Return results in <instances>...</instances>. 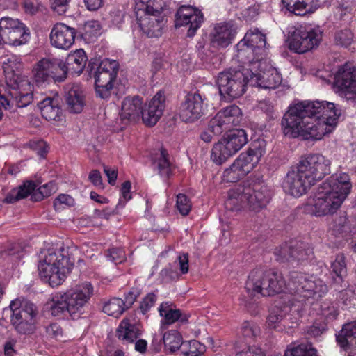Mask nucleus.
I'll use <instances>...</instances> for the list:
<instances>
[{
	"label": "nucleus",
	"mask_w": 356,
	"mask_h": 356,
	"mask_svg": "<svg viewBox=\"0 0 356 356\" xmlns=\"http://www.w3.org/2000/svg\"><path fill=\"white\" fill-rule=\"evenodd\" d=\"M245 289L252 296L259 294L263 296H272L283 292L284 289L293 296V300H289L291 302L289 312L296 313L293 317L292 314H286L287 307L284 308V311H273L268 316L266 323L268 327L274 329L293 327L300 317L302 302L305 299L314 296L321 297L327 292V285L316 276L293 271L290 273L286 284L280 273L261 269H254L250 272L245 283Z\"/></svg>",
	"instance_id": "nucleus-1"
},
{
	"label": "nucleus",
	"mask_w": 356,
	"mask_h": 356,
	"mask_svg": "<svg viewBox=\"0 0 356 356\" xmlns=\"http://www.w3.org/2000/svg\"><path fill=\"white\" fill-rule=\"evenodd\" d=\"M341 110L327 101H303L289 108L282 120L283 133L289 138L321 140L334 129Z\"/></svg>",
	"instance_id": "nucleus-2"
},
{
	"label": "nucleus",
	"mask_w": 356,
	"mask_h": 356,
	"mask_svg": "<svg viewBox=\"0 0 356 356\" xmlns=\"http://www.w3.org/2000/svg\"><path fill=\"white\" fill-rule=\"evenodd\" d=\"M330 160L320 154L302 157L296 167L287 173L283 181L284 191L292 196H301L330 173Z\"/></svg>",
	"instance_id": "nucleus-3"
},
{
	"label": "nucleus",
	"mask_w": 356,
	"mask_h": 356,
	"mask_svg": "<svg viewBox=\"0 0 356 356\" xmlns=\"http://www.w3.org/2000/svg\"><path fill=\"white\" fill-rule=\"evenodd\" d=\"M93 292L92 284L85 282L65 293L54 294L47 302V307L51 314L56 317H61L66 314L72 316L79 315L83 312Z\"/></svg>",
	"instance_id": "nucleus-4"
},
{
	"label": "nucleus",
	"mask_w": 356,
	"mask_h": 356,
	"mask_svg": "<svg viewBox=\"0 0 356 356\" xmlns=\"http://www.w3.org/2000/svg\"><path fill=\"white\" fill-rule=\"evenodd\" d=\"M271 192L263 184L244 182L236 186L228 192V197L225 202L227 209L238 211L248 207L249 209L259 211L270 202Z\"/></svg>",
	"instance_id": "nucleus-5"
},
{
	"label": "nucleus",
	"mask_w": 356,
	"mask_h": 356,
	"mask_svg": "<svg viewBox=\"0 0 356 356\" xmlns=\"http://www.w3.org/2000/svg\"><path fill=\"white\" fill-rule=\"evenodd\" d=\"M72 266L68 251L63 248L45 250L39 255V275L52 287L62 284Z\"/></svg>",
	"instance_id": "nucleus-6"
},
{
	"label": "nucleus",
	"mask_w": 356,
	"mask_h": 356,
	"mask_svg": "<svg viewBox=\"0 0 356 356\" xmlns=\"http://www.w3.org/2000/svg\"><path fill=\"white\" fill-rule=\"evenodd\" d=\"M37 307L30 300L19 297L2 310V318L10 320L14 330L20 334H31L35 329Z\"/></svg>",
	"instance_id": "nucleus-7"
},
{
	"label": "nucleus",
	"mask_w": 356,
	"mask_h": 356,
	"mask_svg": "<svg viewBox=\"0 0 356 356\" xmlns=\"http://www.w3.org/2000/svg\"><path fill=\"white\" fill-rule=\"evenodd\" d=\"M249 81V67L247 65L242 70L229 69L220 72L216 83L220 95L230 102L245 93L248 84H250Z\"/></svg>",
	"instance_id": "nucleus-8"
},
{
	"label": "nucleus",
	"mask_w": 356,
	"mask_h": 356,
	"mask_svg": "<svg viewBox=\"0 0 356 356\" xmlns=\"http://www.w3.org/2000/svg\"><path fill=\"white\" fill-rule=\"evenodd\" d=\"M287 33L289 48L297 54H304L316 48L323 36V30L319 26H291L287 29Z\"/></svg>",
	"instance_id": "nucleus-9"
},
{
	"label": "nucleus",
	"mask_w": 356,
	"mask_h": 356,
	"mask_svg": "<svg viewBox=\"0 0 356 356\" xmlns=\"http://www.w3.org/2000/svg\"><path fill=\"white\" fill-rule=\"evenodd\" d=\"M250 85L264 89H275L282 81L281 74L265 58L249 60Z\"/></svg>",
	"instance_id": "nucleus-10"
},
{
	"label": "nucleus",
	"mask_w": 356,
	"mask_h": 356,
	"mask_svg": "<svg viewBox=\"0 0 356 356\" xmlns=\"http://www.w3.org/2000/svg\"><path fill=\"white\" fill-rule=\"evenodd\" d=\"M266 34L257 28L250 29L236 45L238 57L242 60L246 57V60L243 61L244 63H249V60L253 58L254 60L266 58Z\"/></svg>",
	"instance_id": "nucleus-11"
},
{
	"label": "nucleus",
	"mask_w": 356,
	"mask_h": 356,
	"mask_svg": "<svg viewBox=\"0 0 356 356\" xmlns=\"http://www.w3.org/2000/svg\"><path fill=\"white\" fill-rule=\"evenodd\" d=\"M33 76L38 84L54 81L62 82L66 76V65L58 58H44L37 63L33 69Z\"/></svg>",
	"instance_id": "nucleus-12"
},
{
	"label": "nucleus",
	"mask_w": 356,
	"mask_h": 356,
	"mask_svg": "<svg viewBox=\"0 0 356 356\" xmlns=\"http://www.w3.org/2000/svg\"><path fill=\"white\" fill-rule=\"evenodd\" d=\"M118 72V63L114 60L102 61L95 72V84L97 95L102 99L111 96L113 83Z\"/></svg>",
	"instance_id": "nucleus-13"
},
{
	"label": "nucleus",
	"mask_w": 356,
	"mask_h": 356,
	"mask_svg": "<svg viewBox=\"0 0 356 356\" xmlns=\"http://www.w3.org/2000/svg\"><path fill=\"white\" fill-rule=\"evenodd\" d=\"M277 259L281 261H289L292 264L302 265L313 257V249L308 243L291 240L280 246L275 250Z\"/></svg>",
	"instance_id": "nucleus-14"
},
{
	"label": "nucleus",
	"mask_w": 356,
	"mask_h": 356,
	"mask_svg": "<svg viewBox=\"0 0 356 356\" xmlns=\"http://www.w3.org/2000/svg\"><path fill=\"white\" fill-rule=\"evenodd\" d=\"M341 198L328 190H325L321 185L318 188V193L314 198V202L308 206L312 214L316 216H323L334 213L341 205Z\"/></svg>",
	"instance_id": "nucleus-15"
},
{
	"label": "nucleus",
	"mask_w": 356,
	"mask_h": 356,
	"mask_svg": "<svg viewBox=\"0 0 356 356\" xmlns=\"http://www.w3.org/2000/svg\"><path fill=\"white\" fill-rule=\"evenodd\" d=\"M206 98L198 92L188 93L179 107L182 121L194 122L202 118L207 110Z\"/></svg>",
	"instance_id": "nucleus-16"
},
{
	"label": "nucleus",
	"mask_w": 356,
	"mask_h": 356,
	"mask_svg": "<svg viewBox=\"0 0 356 356\" xmlns=\"http://www.w3.org/2000/svg\"><path fill=\"white\" fill-rule=\"evenodd\" d=\"M335 81L344 90L346 99L356 103V67L351 63L343 65L336 74Z\"/></svg>",
	"instance_id": "nucleus-17"
},
{
	"label": "nucleus",
	"mask_w": 356,
	"mask_h": 356,
	"mask_svg": "<svg viewBox=\"0 0 356 356\" xmlns=\"http://www.w3.org/2000/svg\"><path fill=\"white\" fill-rule=\"evenodd\" d=\"M163 0H136L135 15L138 22L143 20L160 22L159 17L164 11Z\"/></svg>",
	"instance_id": "nucleus-18"
},
{
	"label": "nucleus",
	"mask_w": 356,
	"mask_h": 356,
	"mask_svg": "<svg viewBox=\"0 0 356 356\" xmlns=\"http://www.w3.org/2000/svg\"><path fill=\"white\" fill-rule=\"evenodd\" d=\"M76 34L75 29L66 24H56L50 33V42L57 49L67 50L74 44Z\"/></svg>",
	"instance_id": "nucleus-19"
},
{
	"label": "nucleus",
	"mask_w": 356,
	"mask_h": 356,
	"mask_svg": "<svg viewBox=\"0 0 356 356\" xmlns=\"http://www.w3.org/2000/svg\"><path fill=\"white\" fill-rule=\"evenodd\" d=\"M165 97L159 91L149 104L143 107L141 118L143 123L149 127L154 126L163 115L165 108Z\"/></svg>",
	"instance_id": "nucleus-20"
},
{
	"label": "nucleus",
	"mask_w": 356,
	"mask_h": 356,
	"mask_svg": "<svg viewBox=\"0 0 356 356\" xmlns=\"http://www.w3.org/2000/svg\"><path fill=\"white\" fill-rule=\"evenodd\" d=\"M336 341L345 356L356 354V321L345 324L336 334Z\"/></svg>",
	"instance_id": "nucleus-21"
},
{
	"label": "nucleus",
	"mask_w": 356,
	"mask_h": 356,
	"mask_svg": "<svg viewBox=\"0 0 356 356\" xmlns=\"http://www.w3.org/2000/svg\"><path fill=\"white\" fill-rule=\"evenodd\" d=\"M321 185L323 188L334 193L336 197L341 198L343 202L349 194L352 187L349 175L344 172L332 175Z\"/></svg>",
	"instance_id": "nucleus-22"
},
{
	"label": "nucleus",
	"mask_w": 356,
	"mask_h": 356,
	"mask_svg": "<svg viewBox=\"0 0 356 356\" xmlns=\"http://www.w3.org/2000/svg\"><path fill=\"white\" fill-rule=\"evenodd\" d=\"M261 155L260 149L250 148L247 152L241 153L232 166L244 177L255 168Z\"/></svg>",
	"instance_id": "nucleus-23"
},
{
	"label": "nucleus",
	"mask_w": 356,
	"mask_h": 356,
	"mask_svg": "<svg viewBox=\"0 0 356 356\" xmlns=\"http://www.w3.org/2000/svg\"><path fill=\"white\" fill-rule=\"evenodd\" d=\"M2 35L3 42L13 46H20L26 44L30 39V31L24 24L13 27L5 26Z\"/></svg>",
	"instance_id": "nucleus-24"
},
{
	"label": "nucleus",
	"mask_w": 356,
	"mask_h": 356,
	"mask_svg": "<svg viewBox=\"0 0 356 356\" xmlns=\"http://www.w3.org/2000/svg\"><path fill=\"white\" fill-rule=\"evenodd\" d=\"M346 273L345 256L343 254H337L334 261L332 262L330 267L332 286L336 291H342L347 286L344 281Z\"/></svg>",
	"instance_id": "nucleus-25"
},
{
	"label": "nucleus",
	"mask_w": 356,
	"mask_h": 356,
	"mask_svg": "<svg viewBox=\"0 0 356 356\" xmlns=\"http://www.w3.org/2000/svg\"><path fill=\"white\" fill-rule=\"evenodd\" d=\"M65 99L72 113H79L85 106L83 92L79 85L68 84L65 87Z\"/></svg>",
	"instance_id": "nucleus-26"
},
{
	"label": "nucleus",
	"mask_w": 356,
	"mask_h": 356,
	"mask_svg": "<svg viewBox=\"0 0 356 356\" xmlns=\"http://www.w3.org/2000/svg\"><path fill=\"white\" fill-rule=\"evenodd\" d=\"M143 105V98L138 95L125 97L122 102L121 118L131 121L139 120L142 114Z\"/></svg>",
	"instance_id": "nucleus-27"
},
{
	"label": "nucleus",
	"mask_w": 356,
	"mask_h": 356,
	"mask_svg": "<svg viewBox=\"0 0 356 356\" xmlns=\"http://www.w3.org/2000/svg\"><path fill=\"white\" fill-rule=\"evenodd\" d=\"M284 6L296 15L313 13L320 5L319 0H282Z\"/></svg>",
	"instance_id": "nucleus-28"
},
{
	"label": "nucleus",
	"mask_w": 356,
	"mask_h": 356,
	"mask_svg": "<svg viewBox=\"0 0 356 356\" xmlns=\"http://www.w3.org/2000/svg\"><path fill=\"white\" fill-rule=\"evenodd\" d=\"M236 33L232 24H216L214 27L213 42L222 47H227Z\"/></svg>",
	"instance_id": "nucleus-29"
},
{
	"label": "nucleus",
	"mask_w": 356,
	"mask_h": 356,
	"mask_svg": "<svg viewBox=\"0 0 356 356\" xmlns=\"http://www.w3.org/2000/svg\"><path fill=\"white\" fill-rule=\"evenodd\" d=\"M88 60L85 51L83 49L71 51L66 58V75L67 72L79 75L83 71Z\"/></svg>",
	"instance_id": "nucleus-30"
},
{
	"label": "nucleus",
	"mask_w": 356,
	"mask_h": 356,
	"mask_svg": "<svg viewBox=\"0 0 356 356\" xmlns=\"http://www.w3.org/2000/svg\"><path fill=\"white\" fill-rule=\"evenodd\" d=\"M175 22H202L204 19L203 13L196 7L182 5L175 14Z\"/></svg>",
	"instance_id": "nucleus-31"
},
{
	"label": "nucleus",
	"mask_w": 356,
	"mask_h": 356,
	"mask_svg": "<svg viewBox=\"0 0 356 356\" xmlns=\"http://www.w3.org/2000/svg\"><path fill=\"white\" fill-rule=\"evenodd\" d=\"M222 140L233 154L239 151L248 142L247 134L243 129L232 130Z\"/></svg>",
	"instance_id": "nucleus-32"
},
{
	"label": "nucleus",
	"mask_w": 356,
	"mask_h": 356,
	"mask_svg": "<svg viewBox=\"0 0 356 356\" xmlns=\"http://www.w3.org/2000/svg\"><path fill=\"white\" fill-rule=\"evenodd\" d=\"M216 115L222 121L223 124L230 129L233 127L237 126L241 120V111L240 108L232 104L219 111Z\"/></svg>",
	"instance_id": "nucleus-33"
},
{
	"label": "nucleus",
	"mask_w": 356,
	"mask_h": 356,
	"mask_svg": "<svg viewBox=\"0 0 356 356\" xmlns=\"http://www.w3.org/2000/svg\"><path fill=\"white\" fill-rule=\"evenodd\" d=\"M37 187L36 184L33 181H26L18 188L11 190L6 196L3 202L8 204L14 203L18 200L26 198L29 195H33Z\"/></svg>",
	"instance_id": "nucleus-34"
},
{
	"label": "nucleus",
	"mask_w": 356,
	"mask_h": 356,
	"mask_svg": "<svg viewBox=\"0 0 356 356\" xmlns=\"http://www.w3.org/2000/svg\"><path fill=\"white\" fill-rule=\"evenodd\" d=\"M159 312L160 315L164 318L161 323L168 325L172 324L177 321L186 323L189 317L188 314L182 313L180 309H172L168 302L161 304Z\"/></svg>",
	"instance_id": "nucleus-35"
},
{
	"label": "nucleus",
	"mask_w": 356,
	"mask_h": 356,
	"mask_svg": "<svg viewBox=\"0 0 356 356\" xmlns=\"http://www.w3.org/2000/svg\"><path fill=\"white\" fill-rule=\"evenodd\" d=\"M153 168L161 177L168 178L172 172V165L169 161L168 154L164 149H161L153 160Z\"/></svg>",
	"instance_id": "nucleus-36"
},
{
	"label": "nucleus",
	"mask_w": 356,
	"mask_h": 356,
	"mask_svg": "<svg viewBox=\"0 0 356 356\" xmlns=\"http://www.w3.org/2000/svg\"><path fill=\"white\" fill-rule=\"evenodd\" d=\"M41 114L47 120H56L61 112L58 100L53 98H45L40 104Z\"/></svg>",
	"instance_id": "nucleus-37"
},
{
	"label": "nucleus",
	"mask_w": 356,
	"mask_h": 356,
	"mask_svg": "<svg viewBox=\"0 0 356 356\" xmlns=\"http://www.w3.org/2000/svg\"><path fill=\"white\" fill-rule=\"evenodd\" d=\"M117 332L118 338L127 343H133L140 334L138 329L127 319L122 321Z\"/></svg>",
	"instance_id": "nucleus-38"
},
{
	"label": "nucleus",
	"mask_w": 356,
	"mask_h": 356,
	"mask_svg": "<svg viewBox=\"0 0 356 356\" xmlns=\"http://www.w3.org/2000/svg\"><path fill=\"white\" fill-rule=\"evenodd\" d=\"M233 155V153L230 151L226 144L222 141V140H220L213 146L211 152V159L216 164L221 165Z\"/></svg>",
	"instance_id": "nucleus-39"
},
{
	"label": "nucleus",
	"mask_w": 356,
	"mask_h": 356,
	"mask_svg": "<svg viewBox=\"0 0 356 356\" xmlns=\"http://www.w3.org/2000/svg\"><path fill=\"white\" fill-rule=\"evenodd\" d=\"M316 350L310 343H291L284 356H317Z\"/></svg>",
	"instance_id": "nucleus-40"
},
{
	"label": "nucleus",
	"mask_w": 356,
	"mask_h": 356,
	"mask_svg": "<svg viewBox=\"0 0 356 356\" xmlns=\"http://www.w3.org/2000/svg\"><path fill=\"white\" fill-rule=\"evenodd\" d=\"M163 341L166 350L170 353L178 350L182 344V337L175 330L165 332L163 336Z\"/></svg>",
	"instance_id": "nucleus-41"
},
{
	"label": "nucleus",
	"mask_w": 356,
	"mask_h": 356,
	"mask_svg": "<svg viewBox=\"0 0 356 356\" xmlns=\"http://www.w3.org/2000/svg\"><path fill=\"white\" fill-rule=\"evenodd\" d=\"M126 309L123 300L118 298L111 299L103 307V312L105 314L115 318L120 316Z\"/></svg>",
	"instance_id": "nucleus-42"
},
{
	"label": "nucleus",
	"mask_w": 356,
	"mask_h": 356,
	"mask_svg": "<svg viewBox=\"0 0 356 356\" xmlns=\"http://www.w3.org/2000/svg\"><path fill=\"white\" fill-rule=\"evenodd\" d=\"M79 33L85 40L93 41L102 34V26L100 24H83Z\"/></svg>",
	"instance_id": "nucleus-43"
},
{
	"label": "nucleus",
	"mask_w": 356,
	"mask_h": 356,
	"mask_svg": "<svg viewBox=\"0 0 356 356\" xmlns=\"http://www.w3.org/2000/svg\"><path fill=\"white\" fill-rule=\"evenodd\" d=\"M56 189L55 182L50 181L39 187L38 190L33 193L31 199L34 201L42 200L44 197L50 196L52 193H55Z\"/></svg>",
	"instance_id": "nucleus-44"
},
{
	"label": "nucleus",
	"mask_w": 356,
	"mask_h": 356,
	"mask_svg": "<svg viewBox=\"0 0 356 356\" xmlns=\"http://www.w3.org/2000/svg\"><path fill=\"white\" fill-rule=\"evenodd\" d=\"M353 39L352 31L346 27L341 28L334 33V42L337 45L348 47L351 44Z\"/></svg>",
	"instance_id": "nucleus-45"
},
{
	"label": "nucleus",
	"mask_w": 356,
	"mask_h": 356,
	"mask_svg": "<svg viewBox=\"0 0 356 356\" xmlns=\"http://www.w3.org/2000/svg\"><path fill=\"white\" fill-rule=\"evenodd\" d=\"M137 29L149 38L159 37L162 34L161 24H137Z\"/></svg>",
	"instance_id": "nucleus-46"
},
{
	"label": "nucleus",
	"mask_w": 356,
	"mask_h": 356,
	"mask_svg": "<svg viewBox=\"0 0 356 356\" xmlns=\"http://www.w3.org/2000/svg\"><path fill=\"white\" fill-rule=\"evenodd\" d=\"M228 130L229 129L223 124L219 116L216 115L209 121L208 131L213 133V135L219 136L222 132Z\"/></svg>",
	"instance_id": "nucleus-47"
},
{
	"label": "nucleus",
	"mask_w": 356,
	"mask_h": 356,
	"mask_svg": "<svg viewBox=\"0 0 356 356\" xmlns=\"http://www.w3.org/2000/svg\"><path fill=\"white\" fill-rule=\"evenodd\" d=\"M176 207L182 216H187L191 209V202L186 195L179 193L177 195Z\"/></svg>",
	"instance_id": "nucleus-48"
},
{
	"label": "nucleus",
	"mask_w": 356,
	"mask_h": 356,
	"mask_svg": "<svg viewBox=\"0 0 356 356\" xmlns=\"http://www.w3.org/2000/svg\"><path fill=\"white\" fill-rule=\"evenodd\" d=\"M260 332L259 327L254 323L245 321L241 326V333L245 338L253 339Z\"/></svg>",
	"instance_id": "nucleus-49"
},
{
	"label": "nucleus",
	"mask_w": 356,
	"mask_h": 356,
	"mask_svg": "<svg viewBox=\"0 0 356 356\" xmlns=\"http://www.w3.org/2000/svg\"><path fill=\"white\" fill-rule=\"evenodd\" d=\"M74 204V199L66 194L59 195L54 202V207L56 211H60L67 207H72Z\"/></svg>",
	"instance_id": "nucleus-50"
},
{
	"label": "nucleus",
	"mask_w": 356,
	"mask_h": 356,
	"mask_svg": "<svg viewBox=\"0 0 356 356\" xmlns=\"http://www.w3.org/2000/svg\"><path fill=\"white\" fill-rule=\"evenodd\" d=\"M108 260L115 264H121L125 260V252L122 248H112L106 253Z\"/></svg>",
	"instance_id": "nucleus-51"
},
{
	"label": "nucleus",
	"mask_w": 356,
	"mask_h": 356,
	"mask_svg": "<svg viewBox=\"0 0 356 356\" xmlns=\"http://www.w3.org/2000/svg\"><path fill=\"white\" fill-rule=\"evenodd\" d=\"M156 300V296L153 293L146 295L143 300L140 302L139 309L143 314H145L152 307Z\"/></svg>",
	"instance_id": "nucleus-52"
},
{
	"label": "nucleus",
	"mask_w": 356,
	"mask_h": 356,
	"mask_svg": "<svg viewBox=\"0 0 356 356\" xmlns=\"http://www.w3.org/2000/svg\"><path fill=\"white\" fill-rule=\"evenodd\" d=\"M258 108L264 113L270 120L277 118V114L274 106L271 102L267 100L261 101L259 103Z\"/></svg>",
	"instance_id": "nucleus-53"
},
{
	"label": "nucleus",
	"mask_w": 356,
	"mask_h": 356,
	"mask_svg": "<svg viewBox=\"0 0 356 356\" xmlns=\"http://www.w3.org/2000/svg\"><path fill=\"white\" fill-rule=\"evenodd\" d=\"M140 290L138 288H131L130 291L125 294L124 300V305L126 307V309L130 308L134 302L136 301V298L140 296Z\"/></svg>",
	"instance_id": "nucleus-54"
},
{
	"label": "nucleus",
	"mask_w": 356,
	"mask_h": 356,
	"mask_svg": "<svg viewBox=\"0 0 356 356\" xmlns=\"http://www.w3.org/2000/svg\"><path fill=\"white\" fill-rule=\"evenodd\" d=\"M326 325L323 323L315 322L307 329V334L313 337H318L326 331Z\"/></svg>",
	"instance_id": "nucleus-55"
},
{
	"label": "nucleus",
	"mask_w": 356,
	"mask_h": 356,
	"mask_svg": "<svg viewBox=\"0 0 356 356\" xmlns=\"http://www.w3.org/2000/svg\"><path fill=\"white\" fill-rule=\"evenodd\" d=\"M205 347L196 340L189 342V350L186 353L188 356H200L204 351Z\"/></svg>",
	"instance_id": "nucleus-56"
},
{
	"label": "nucleus",
	"mask_w": 356,
	"mask_h": 356,
	"mask_svg": "<svg viewBox=\"0 0 356 356\" xmlns=\"http://www.w3.org/2000/svg\"><path fill=\"white\" fill-rule=\"evenodd\" d=\"M243 177L232 165L223 172V179L227 182H236Z\"/></svg>",
	"instance_id": "nucleus-57"
},
{
	"label": "nucleus",
	"mask_w": 356,
	"mask_h": 356,
	"mask_svg": "<svg viewBox=\"0 0 356 356\" xmlns=\"http://www.w3.org/2000/svg\"><path fill=\"white\" fill-rule=\"evenodd\" d=\"M332 229L334 231L341 233L348 229V219L346 216H339L333 222Z\"/></svg>",
	"instance_id": "nucleus-58"
},
{
	"label": "nucleus",
	"mask_w": 356,
	"mask_h": 356,
	"mask_svg": "<svg viewBox=\"0 0 356 356\" xmlns=\"http://www.w3.org/2000/svg\"><path fill=\"white\" fill-rule=\"evenodd\" d=\"M46 332L49 337L56 339H60L63 337V329L57 323H51L46 328Z\"/></svg>",
	"instance_id": "nucleus-59"
},
{
	"label": "nucleus",
	"mask_w": 356,
	"mask_h": 356,
	"mask_svg": "<svg viewBox=\"0 0 356 356\" xmlns=\"http://www.w3.org/2000/svg\"><path fill=\"white\" fill-rule=\"evenodd\" d=\"M235 356H265V355L260 348L253 346L248 348L246 350L237 353Z\"/></svg>",
	"instance_id": "nucleus-60"
},
{
	"label": "nucleus",
	"mask_w": 356,
	"mask_h": 356,
	"mask_svg": "<svg viewBox=\"0 0 356 356\" xmlns=\"http://www.w3.org/2000/svg\"><path fill=\"white\" fill-rule=\"evenodd\" d=\"M243 19L245 21L257 20L259 15L258 8L256 6L249 7L243 12Z\"/></svg>",
	"instance_id": "nucleus-61"
},
{
	"label": "nucleus",
	"mask_w": 356,
	"mask_h": 356,
	"mask_svg": "<svg viewBox=\"0 0 356 356\" xmlns=\"http://www.w3.org/2000/svg\"><path fill=\"white\" fill-rule=\"evenodd\" d=\"M179 270L181 274H186L188 272V254H181L177 257Z\"/></svg>",
	"instance_id": "nucleus-62"
},
{
	"label": "nucleus",
	"mask_w": 356,
	"mask_h": 356,
	"mask_svg": "<svg viewBox=\"0 0 356 356\" xmlns=\"http://www.w3.org/2000/svg\"><path fill=\"white\" fill-rule=\"evenodd\" d=\"M90 181L97 187L102 188L103 183L100 172L97 170H92L88 177Z\"/></svg>",
	"instance_id": "nucleus-63"
},
{
	"label": "nucleus",
	"mask_w": 356,
	"mask_h": 356,
	"mask_svg": "<svg viewBox=\"0 0 356 356\" xmlns=\"http://www.w3.org/2000/svg\"><path fill=\"white\" fill-rule=\"evenodd\" d=\"M160 275L164 282H168L178 277L177 273L171 267L163 269L160 273Z\"/></svg>",
	"instance_id": "nucleus-64"
}]
</instances>
